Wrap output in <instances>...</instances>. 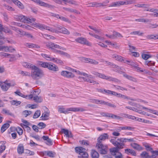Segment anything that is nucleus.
Instances as JSON below:
<instances>
[{
    "instance_id": "41",
    "label": "nucleus",
    "mask_w": 158,
    "mask_h": 158,
    "mask_svg": "<svg viewBox=\"0 0 158 158\" xmlns=\"http://www.w3.org/2000/svg\"><path fill=\"white\" fill-rule=\"evenodd\" d=\"M3 50L5 52H12V51L11 49H9V48L7 46H0V51Z\"/></svg>"
},
{
    "instance_id": "15",
    "label": "nucleus",
    "mask_w": 158,
    "mask_h": 158,
    "mask_svg": "<svg viewBox=\"0 0 158 158\" xmlns=\"http://www.w3.org/2000/svg\"><path fill=\"white\" fill-rule=\"evenodd\" d=\"M60 74L61 76L67 78H73L74 76V75L72 72L67 71H62Z\"/></svg>"
},
{
    "instance_id": "14",
    "label": "nucleus",
    "mask_w": 158,
    "mask_h": 158,
    "mask_svg": "<svg viewBox=\"0 0 158 158\" xmlns=\"http://www.w3.org/2000/svg\"><path fill=\"white\" fill-rule=\"evenodd\" d=\"M38 4L39 5L44 6L46 7L51 8L52 7V6L45 3L44 2H42L40 0H30Z\"/></svg>"
},
{
    "instance_id": "64",
    "label": "nucleus",
    "mask_w": 158,
    "mask_h": 158,
    "mask_svg": "<svg viewBox=\"0 0 158 158\" xmlns=\"http://www.w3.org/2000/svg\"><path fill=\"white\" fill-rule=\"evenodd\" d=\"M148 112L150 113L156 114L158 116V111H157V110H152V109H150V110H148Z\"/></svg>"
},
{
    "instance_id": "44",
    "label": "nucleus",
    "mask_w": 158,
    "mask_h": 158,
    "mask_svg": "<svg viewBox=\"0 0 158 158\" xmlns=\"http://www.w3.org/2000/svg\"><path fill=\"white\" fill-rule=\"evenodd\" d=\"M135 21L140 22L148 23L151 21L148 19L143 18L138 19H135Z\"/></svg>"
},
{
    "instance_id": "62",
    "label": "nucleus",
    "mask_w": 158,
    "mask_h": 158,
    "mask_svg": "<svg viewBox=\"0 0 158 158\" xmlns=\"http://www.w3.org/2000/svg\"><path fill=\"white\" fill-rule=\"evenodd\" d=\"M3 5L5 8L8 10L10 11L14 10V9L11 6L6 4L4 5Z\"/></svg>"
},
{
    "instance_id": "58",
    "label": "nucleus",
    "mask_w": 158,
    "mask_h": 158,
    "mask_svg": "<svg viewBox=\"0 0 158 158\" xmlns=\"http://www.w3.org/2000/svg\"><path fill=\"white\" fill-rule=\"evenodd\" d=\"M80 143L81 144L84 145L86 146L89 145V142L88 141L86 140H82L80 141Z\"/></svg>"
},
{
    "instance_id": "4",
    "label": "nucleus",
    "mask_w": 158,
    "mask_h": 158,
    "mask_svg": "<svg viewBox=\"0 0 158 158\" xmlns=\"http://www.w3.org/2000/svg\"><path fill=\"white\" fill-rule=\"evenodd\" d=\"M34 27L38 28L41 30L46 29L49 31L52 32H53V30L58 31H61L63 27L61 26L57 25L56 28H53L44 24L37 23L34 24Z\"/></svg>"
},
{
    "instance_id": "30",
    "label": "nucleus",
    "mask_w": 158,
    "mask_h": 158,
    "mask_svg": "<svg viewBox=\"0 0 158 158\" xmlns=\"http://www.w3.org/2000/svg\"><path fill=\"white\" fill-rule=\"evenodd\" d=\"M24 147L22 144H19L17 148L18 153L19 154H22L24 152Z\"/></svg>"
},
{
    "instance_id": "60",
    "label": "nucleus",
    "mask_w": 158,
    "mask_h": 158,
    "mask_svg": "<svg viewBox=\"0 0 158 158\" xmlns=\"http://www.w3.org/2000/svg\"><path fill=\"white\" fill-rule=\"evenodd\" d=\"M11 29L15 31L17 33H19V34H21L22 32L18 28H17L14 27L12 26L11 27Z\"/></svg>"
},
{
    "instance_id": "3",
    "label": "nucleus",
    "mask_w": 158,
    "mask_h": 158,
    "mask_svg": "<svg viewBox=\"0 0 158 158\" xmlns=\"http://www.w3.org/2000/svg\"><path fill=\"white\" fill-rule=\"evenodd\" d=\"M91 73L94 75L96 77H98L102 79H105L110 81H113L115 82H118L119 80L115 78L110 76H106L103 73H101L95 71H92Z\"/></svg>"
},
{
    "instance_id": "48",
    "label": "nucleus",
    "mask_w": 158,
    "mask_h": 158,
    "mask_svg": "<svg viewBox=\"0 0 158 158\" xmlns=\"http://www.w3.org/2000/svg\"><path fill=\"white\" fill-rule=\"evenodd\" d=\"M147 38L149 39H158V35H151L147 36Z\"/></svg>"
},
{
    "instance_id": "27",
    "label": "nucleus",
    "mask_w": 158,
    "mask_h": 158,
    "mask_svg": "<svg viewBox=\"0 0 158 158\" xmlns=\"http://www.w3.org/2000/svg\"><path fill=\"white\" fill-rule=\"evenodd\" d=\"M91 156L92 158H99V153L95 150H92L91 152Z\"/></svg>"
},
{
    "instance_id": "13",
    "label": "nucleus",
    "mask_w": 158,
    "mask_h": 158,
    "mask_svg": "<svg viewBox=\"0 0 158 158\" xmlns=\"http://www.w3.org/2000/svg\"><path fill=\"white\" fill-rule=\"evenodd\" d=\"M124 144L122 143L119 142L117 141L116 145L115 146H116L115 147H114L110 150V151H113L114 152H117V151H119V149L123 148V146H124Z\"/></svg>"
},
{
    "instance_id": "10",
    "label": "nucleus",
    "mask_w": 158,
    "mask_h": 158,
    "mask_svg": "<svg viewBox=\"0 0 158 158\" xmlns=\"http://www.w3.org/2000/svg\"><path fill=\"white\" fill-rule=\"evenodd\" d=\"M2 26V29L0 30V45H1L3 44V42L2 40V39H5V38L3 36V35L2 34V31H4L6 33H8L10 34H12V32L11 30H10L8 27H2V25L1 24Z\"/></svg>"
},
{
    "instance_id": "55",
    "label": "nucleus",
    "mask_w": 158,
    "mask_h": 158,
    "mask_svg": "<svg viewBox=\"0 0 158 158\" xmlns=\"http://www.w3.org/2000/svg\"><path fill=\"white\" fill-rule=\"evenodd\" d=\"M32 113V112L30 110H25L23 112V114L25 116V117H27L28 115L31 114Z\"/></svg>"
},
{
    "instance_id": "9",
    "label": "nucleus",
    "mask_w": 158,
    "mask_h": 158,
    "mask_svg": "<svg viewBox=\"0 0 158 158\" xmlns=\"http://www.w3.org/2000/svg\"><path fill=\"white\" fill-rule=\"evenodd\" d=\"M46 46L48 47L51 48L53 50L54 52L57 54L58 53V52H59L60 50L54 49L53 48L61 49L64 50H66L65 48L60 46L59 45H57V44H55V43H52L51 42H49L47 43L46 44Z\"/></svg>"
},
{
    "instance_id": "37",
    "label": "nucleus",
    "mask_w": 158,
    "mask_h": 158,
    "mask_svg": "<svg viewBox=\"0 0 158 158\" xmlns=\"http://www.w3.org/2000/svg\"><path fill=\"white\" fill-rule=\"evenodd\" d=\"M10 126V124L8 123L4 124L1 128V131L2 133L4 132Z\"/></svg>"
},
{
    "instance_id": "31",
    "label": "nucleus",
    "mask_w": 158,
    "mask_h": 158,
    "mask_svg": "<svg viewBox=\"0 0 158 158\" xmlns=\"http://www.w3.org/2000/svg\"><path fill=\"white\" fill-rule=\"evenodd\" d=\"M60 1L61 2L60 4H62V2H63L66 4L69 3L73 5H76V2L72 0H60Z\"/></svg>"
},
{
    "instance_id": "53",
    "label": "nucleus",
    "mask_w": 158,
    "mask_h": 158,
    "mask_svg": "<svg viewBox=\"0 0 158 158\" xmlns=\"http://www.w3.org/2000/svg\"><path fill=\"white\" fill-rule=\"evenodd\" d=\"M145 64L148 66L155 65V62L152 61L146 60L145 61Z\"/></svg>"
},
{
    "instance_id": "36",
    "label": "nucleus",
    "mask_w": 158,
    "mask_h": 158,
    "mask_svg": "<svg viewBox=\"0 0 158 158\" xmlns=\"http://www.w3.org/2000/svg\"><path fill=\"white\" fill-rule=\"evenodd\" d=\"M112 155L114 156L115 158H122V154L121 153L117 151V152H114L113 151H110Z\"/></svg>"
},
{
    "instance_id": "42",
    "label": "nucleus",
    "mask_w": 158,
    "mask_h": 158,
    "mask_svg": "<svg viewBox=\"0 0 158 158\" xmlns=\"http://www.w3.org/2000/svg\"><path fill=\"white\" fill-rule=\"evenodd\" d=\"M0 56L1 57L4 56L6 57H10L11 58H14L15 56L13 55H12L7 53L1 52L0 53Z\"/></svg>"
},
{
    "instance_id": "57",
    "label": "nucleus",
    "mask_w": 158,
    "mask_h": 158,
    "mask_svg": "<svg viewBox=\"0 0 158 158\" xmlns=\"http://www.w3.org/2000/svg\"><path fill=\"white\" fill-rule=\"evenodd\" d=\"M113 35L114 36V37H122L123 36L119 33L116 32L115 31H114L113 32Z\"/></svg>"
},
{
    "instance_id": "20",
    "label": "nucleus",
    "mask_w": 158,
    "mask_h": 158,
    "mask_svg": "<svg viewBox=\"0 0 158 158\" xmlns=\"http://www.w3.org/2000/svg\"><path fill=\"white\" fill-rule=\"evenodd\" d=\"M42 138L44 140L46 141L45 142L46 144L48 146H51L52 145V142L51 139L49 138L48 136L44 135L42 136Z\"/></svg>"
},
{
    "instance_id": "47",
    "label": "nucleus",
    "mask_w": 158,
    "mask_h": 158,
    "mask_svg": "<svg viewBox=\"0 0 158 158\" xmlns=\"http://www.w3.org/2000/svg\"><path fill=\"white\" fill-rule=\"evenodd\" d=\"M41 111L40 110H38L35 111L33 116V118H38L40 115Z\"/></svg>"
},
{
    "instance_id": "7",
    "label": "nucleus",
    "mask_w": 158,
    "mask_h": 158,
    "mask_svg": "<svg viewBox=\"0 0 158 158\" xmlns=\"http://www.w3.org/2000/svg\"><path fill=\"white\" fill-rule=\"evenodd\" d=\"M134 1L132 0H126L124 1H119L112 3L110 5L111 7H117L121 5H126L133 3Z\"/></svg>"
},
{
    "instance_id": "46",
    "label": "nucleus",
    "mask_w": 158,
    "mask_h": 158,
    "mask_svg": "<svg viewBox=\"0 0 158 158\" xmlns=\"http://www.w3.org/2000/svg\"><path fill=\"white\" fill-rule=\"evenodd\" d=\"M41 56L43 57L46 59L47 60L49 61H52V59L53 58L51 57L50 55L46 54H42Z\"/></svg>"
},
{
    "instance_id": "35",
    "label": "nucleus",
    "mask_w": 158,
    "mask_h": 158,
    "mask_svg": "<svg viewBox=\"0 0 158 158\" xmlns=\"http://www.w3.org/2000/svg\"><path fill=\"white\" fill-rule=\"evenodd\" d=\"M52 61L59 64L62 65L64 64L63 61L57 58H54L53 57Z\"/></svg>"
},
{
    "instance_id": "12",
    "label": "nucleus",
    "mask_w": 158,
    "mask_h": 158,
    "mask_svg": "<svg viewBox=\"0 0 158 158\" xmlns=\"http://www.w3.org/2000/svg\"><path fill=\"white\" fill-rule=\"evenodd\" d=\"M0 85L2 90L4 92L7 91L11 86V84L7 83L6 81L1 82Z\"/></svg>"
},
{
    "instance_id": "25",
    "label": "nucleus",
    "mask_w": 158,
    "mask_h": 158,
    "mask_svg": "<svg viewBox=\"0 0 158 158\" xmlns=\"http://www.w3.org/2000/svg\"><path fill=\"white\" fill-rule=\"evenodd\" d=\"M49 113L48 112H45L42 113V116L40 117V119L42 120H46L48 119Z\"/></svg>"
},
{
    "instance_id": "34",
    "label": "nucleus",
    "mask_w": 158,
    "mask_h": 158,
    "mask_svg": "<svg viewBox=\"0 0 158 158\" xmlns=\"http://www.w3.org/2000/svg\"><path fill=\"white\" fill-rule=\"evenodd\" d=\"M112 58L116 60L120 61H124L123 58L122 57L117 55L114 54L112 55Z\"/></svg>"
},
{
    "instance_id": "6",
    "label": "nucleus",
    "mask_w": 158,
    "mask_h": 158,
    "mask_svg": "<svg viewBox=\"0 0 158 158\" xmlns=\"http://www.w3.org/2000/svg\"><path fill=\"white\" fill-rule=\"evenodd\" d=\"M75 151L78 153V158H88V154L86 152V149L82 147H76Z\"/></svg>"
},
{
    "instance_id": "22",
    "label": "nucleus",
    "mask_w": 158,
    "mask_h": 158,
    "mask_svg": "<svg viewBox=\"0 0 158 158\" xmlns=\"http://www.w3.org/2000/svg\"><path fill=\"white\" fill-rule=\"evenodd\" d=\"M61 132L64 133L66 135V137L68 138H72L73 137L71 132H69L68 130L62 129H61Z\"/></svg>"
},
{
    "instance_id": "29",
    "label": "nucleus",
    "mask_w": 158,
    "mask_h": 158,
    "mask_svg": "<svg viewBox=\"0 0 158 158\" xmlns=\"http://www.w3.org/2000/svg\"><path fill=\"white\" fill-rule=\"evenodd\" d=\"M125 153L128 155L131 154V155L134 156H135L136 153L132 149H126L125 150Z\"/></svg>"
},
{
    "instance_id": "56",
    "label": "nucleus",
    "mask_w": 158,
    "mask_h": 158,
    "mask_svg": "<svg viewBox=\"0 0 158 158\" xmlns=\"http://www.w3.org/2000/svg\"><path fill=\"white\" fill-rule=\"evenodd\" d=\"M143 34V33L140 32V31H134L130 33L131 35H137L139 36L142 35Z\"/></svg>"
},
{
    "instance_id": "8",
    "label": "nucleus",
    "mask_w": 158,
    "mask_h": 158,
    "mask_svg": "<svg viewBox=\"0 0 158 158\" xmlns=\"http://www.w3.org/2000/svg\"><path fill=\"white\" fill-rule=\"evenodd\" d=\"M96 148L101 154H105L106 153L107 146L106 145H104L102 143V142L98 141L97 140Z\"/></svg>"
},
{
    "instance_id": "33",
    "label": "nucleus",
    "mask_w": 158,
    "mask_h": 158,
    "mask_svg": "<svg viewBox=\"0 0 158 158\" xmlns=\"http://www.w3.org/2000/svg\"><path fill=\"white\" fill-rule=\"evenodd\" d=\"M25 45L29 48H40L39 46L32 43H26L25 44Z\"/></svg>"
},
{
    "instance_id": "63",
    "label": "nucleus",
    "mask_w": 158,
    "mask_h": 158,
    "mask_svg": "<svg viewBox=\"0 0 158 158\" xmlns=\"http://www.w3.org/2000/svg\"><path fill=\"white\" fill-rule=\"evenodd\" d=\"M19 135H21L23 133V130L20 127H18L16 129Z\"/></svg>"
},
{
    "instance_id": "16",
    "label": "nucleus",
    "mask_w": 158,
    "mask_h": 158,
    "mask_svg": "<svg viewBox=\"0 0 158 158\" xmlns=\"http://www.w3.org/2000/svg\"><path fill=\"white\" fill-rule=\"evenodd\" d=\"M36 91H34L33 94H31L30 95H32L33 96L32 98H33V100L37 103H40L42 102L43 99L41 97H39L35 94V93H36Z\"/></svg>"
},
{
    "instance_id": "1",
    "label": "nucleus",
    "mask_w": 158,
    "mask_h": 158,
    "mask_svg": "<svg viewBox=\"0 0 158 158\" xmlns=\"http://www.w3.org/2000/svg\"><path fill=\"white\" fill-rule=\"evenodd\" d=\"M58 111L60 113H64L65 114H68L69 113V111H72L73 112L85 111L86 110L83 108L80 107H71L67 108L65 109L64 106H59L57 107Z\"/></svg>"
},
{
    "instance_id": "50",
    "label": "nucleus",
    "mask_w": 158,
    "mask_h": 158,
    "mask_svg": "<svg viewBox=\"0 0 158 158\" xmlns=\"http://www.w3.org/2000/svg\"><path fill=\"white\" fill-rule=\"evenodd\" d=\"M19 73L23 76H30L31 73L28 72L24 71H20Z\"/></svg>"
},
{
    "instance_id": "23",
    "label": "nucleus",
    "mask_w": 158,
    "mask_h": 158,
    "mask_svg": "<svg viewBox=\"0 0 158 158\" xmlns=\"http://www.w3.org/2000/svg\"><path fill=\"white\" fill-rule=\"evenodd\" d=\"M84 60L85 61V62L87 63L96 65L98 64V62L96 60L89 58H84Z\"/></svg>"
},
{
    "instance_id": "40",
    "label": "nucleus",
    "mask_w": 158,
    "mask_h": 158,
    "mask_svg": "<svg viewBox=\"0 0 158 158\" xmlns=\"http://www.w3.org/2000/svg\"><path fill=\"white\" fill-rule=\"evenodd\" d=\"M38 64L40 66L44 68H48L49 63L46 62L39 61L38 62Z\"/></svg>"
},
{
    "instance_id": "54",
    "label": "nucleus",
    "mask_w": 158,
    "mask_h": 158,
    "mask_svg": "<svg viewBox=\"0 0 158 158\" xmlns=\"http://www.w3.org/2000/svg\"><path fill=\"white\" fill-rule=\"evenodd\" d=\"M10 103L12 105L17 106L20 104L21 102L16 100H13L11 101Z\"/></svg>"
},
{
    "instance_id": "51",
    "label": "nucleus",
    "mask_w": 158,
    "mask_h": 158,
    "mask_svg": "<svg viewBox=\"0 0 158 158\" xmlns=\"http://www.w3.org/2000/svg\"><path fill=\"white\" fill-rule=\"evenodd\" d=\"M116 96L118 97H121L123 98L128 99L129 98V97L125 96V95L122 94L120 93H117Z\"/></svg>"
},
{
    "instance_id": "18",
    "label": "nucleus",
    "mask_w": 158,
    "mask_h": 158,
    "mask_svg": "<svg viewBox=\"0 0 158 158\" xmlns=\"http://www.w3.org/2000/svg\"><path fill=\"white\" fill-rule=\"evenodd\" d=\"M15 93L17 95L27 99H31L32 98L33 96L32 95H25L21 93L19 91H17L15 92Z\"/></svg>"
},
{
    "instance_id": "24",
    "label": "nucleus",
    "mask_w": 158,
    "mask_h": 158,
    "mask_svg": "<svg viewBox=\"0 0 158 158\" xmlns=\"http://www.w3.org/2000/svg\"><path fill=\"white\" fill-rule=\"evenodd\" d=\"M53 32L56 33H61L63 34L69 35L70 34L69 31L66 28L64 27H62L61 31H56L53 30Z\"/></svg>"
},
{
    "instance_id": "43",
    "label": "nucleus",
    "mask_w": 158,
    "mask_h": 158,
    "mask_svg": "<svg viewBox=\"0 0 158 158\" xmlns=\"http://www.w3.org/2000/svg\"><path fill=\"white\" fill-rule=\"evenodd\" d=\"M2 145L0 146V152L1 153L2 152L6 149V146L5 144L6 142L5 141H2L1 142Z\"/></svg>"
},
{
    "instance_id": "39",
    "label": "nucleus",
    "mask_w": 158,
    "mask_h": 158,
    "mask_svg": "<svg viewBox=\"0 0 158 158\" xmlns=\"http://www.w3.org/2000/svg\"><path fill=\"white\" fill-rule=\"evenodd\" d=\"M124 76L126 77V78L127 79H128L131 81H132L134 82H137V80L136 79L130 76H129L128 75H127L126 74H125L124 75Z\"/></svg>"
},
{
    "instance_id": "61",
    "label": "nucleus",
    "mask_w": 158,
    "mask_h": 158,
    "mask_svg": "<svg viewBox=\"0 0 158 158\" xmlns=\"http://www.w3.org/2000/svg\"><path fill=\"white\" fill-rule=\"evenodd\" d=\"M142 57L143 59L146 60L151 57V56L147 54H144L142 55Z\"/></svg>"
},
{
    "instance_id": "32",
    "label": "nucleus",
    "mask_w": 158,
    "mask_h": 158,
    "mask_svg": "<svg viewBox=\"0 0 158 158\" xmlns=\"http://www.w3.org/2000/svg\"><path fill=\"white\" fill-rule=\"evenodd\" d=\"M131 146L134 149H136L138 150H142V148L138 144L135 143H131Z\"/></svg>"
},
{
    "instance_id": "49",
    "label": "nucleus",
    "mask_w": 158,
    "mask_h": 158,
    "mask_svg": "<svg viewBox=\"0 0 158 158\" xmlns=\"http://www.w3.org/2000/svg\"><path fill=\"white\" fill-rule=\"evenodd\" d=\"M24 153L28 156H33L35 154V153L33 151H31L28 149H26L25 150Z\"/></svg>"
},
{
    "instance_id": "2",
    "label": "nucleus",
    "mask_w": 158,
    "mask_h": 158,
    "mask_svg": "<svg viewBox=\"0 0 158 158\" xmlns=\"http://www.w3.org/2000/svg\"><path fill=\"white\" fill-rule=\"evenodd\" d=\"M44 75L43 71L38 67L32 70L31 73L32 78L35 80L41 78Z\"/></svg>"
},
{
    "instance_id": "11",
    "label": "nucleus",
    "mask_w": 158,
    "mask_h": 158,
    "mask_svg": "<svg viewBox=\"0 0 158 158\" xmlns=\"http://www.w3.org/2000/svg\"><path fill=\"white\" fill-rule=\"evenodd\" d=\"M75 40L77 42L83 45H86L87 46H91L92 44L88 41L86 38L82 37H79L75 39Z\"/></svg>"
},
{
    "instance_id": "21",
    "label": "nucleus",
    "mask_w": 158,
    "mask_h": 158,
    "mask_svg": "<svg viewBox=\"0 0 158 158\" xmlns=\"http://www.w3.org/2000/svg\"><path fill=\"white\" fill-rule=\"evenodd\" d=\"M109 136V135L107 133L103 134L98 138L97 140L98 141L102 142L103 141H104L106 139H108Z\"/></svg>"
},
{
    "instance_id": "26",
    "label": "nucleus",
    "mask_w": 158,
    "mask_h": 158,
    "mask_svg": "<svg viewBox=\"0 0 158 158\" xmlns=\"http://www.w3.org/2000/svg\"><path fill=\"white\" fill-rule=\"evenodd\" d=\"M47 68L53 71H57L58 70V67L55 64H48Z\"/></svg>"
},
{
    "instance_id": "45",
    "label": "nucleus",
    "mask_w": 158,
    "mask_h": 158,
    "mask_svg": "<svg viewBox=\"0 0 158 158\" xmlns=\"http://www.w3.org/2000/svg\"><path fill=\"white\" fill-rule=\"evenodd\" d=\"M126 62H127L128 63V64L131 65L132 66V67L133 68H135V67H136V66L137 64L136 63L133 62L132 61H129L128 60H126L124 62L125 63Z\"/></svg>"
},
{
    "instance_id": "52",
    "label": "nucleus",
    "mask_w": 158,
    "mask_h": 158,
    "mask_svg": "<svg viewBox=\"0 0 158 158\" xmlns=\"http://www.w3.org/2000/svg\"><path fill=\"white\" fill-rule=\"evenodd\" d=\"M108 117L112 119H119L120 118V117L119 116L114 114L110 113H109Z\"/></svg>"
},
{
    "instance_id": "59",
    "label": "nucleus",
    "mask_w": 158,
    "mask_h": 158,
    "mask_svg": "<svg viewBox=\"0 0 158 158\" xmlns=\"http://www.w3.org/2000/svg\"><path fill=\"white\" fill-rule=\"evenodd\" d=\"M2 111L3 113L8 115H9L10 116H12L13 115V114L10 112V110H8L3 109Z\"/></svg>"
},
{
    "instance_id": "5",
    "label": "nucleus",
    "mask_w": 158,
    "mask_h": 158,
    "mask_svg": "<svg viewBox=\"0 0 158 158\" xmlns=\"http://www.w3.org/2000/svg\"><path fill=\"white\" fill-rule=\"evenodd\" d=\"M15 19L17 21L27 23H32L35 20V19L34 18H28L21 15H15Z\"/></svg>"
},
{
    "instance_id": "38",
    "label": "nucleus",
    "mask_w": 158,
    "mask_h": 158,
    "mask_svg": "<svg viewBox=\"0 0 158 158\" xmlns=\"http://www.w3.org/2000/svg\"><path fill=\"white\" fill-rule=\"evenodd\" d=\"M44 154L47 155L49 157H54L55 155V153L52 151H46L44 152Z\"/></svg>"
},
{
    "instance_id": "17",
    "label": "nucleus",
    "mask_w": 158,
    "mask_h": 158,
    "mask_svg": "<svg viewBox=\"0 0 158 158\" xmlns=\"http://www.w3.org/2000/svg\"><path fill=\"white\" fill-rule=\"evenodd\" d=\"M93 78V77L92 76L91 78L87 77V79H85V78L83 77H78L79 79H80V80H84V81H86L87 82H88L90 83H93V85L95 84H98L99 83L96 81H95L93 80H92L90 79V78Z\"/></svg>"
},
{
    "instance_id": "28",
    "label": "nucleus",
    "mask_w": 158,
    "mask_h": 158,
    "mask_svg": "<svg viewBox=\"0 0 158 158\" xmlns=\"http://www.w3.org/2000/svg\"><path fill=\"white\" fill-rule=\"evenodd\" d=\"M103 6V5L101 3L96 2H91L89 4L88 6L99 7Z\"/></svg>"
},
{
    "instance_id": "19",
    "label": "nucleus",
    "mask_w": 158,
    "mask_h": 158,
    "mask_svg": "<svg viewBox=\"0 0 158 158\" xmlns=\"http://www.w3.org/2000/svg\"><path fill=\"white\" fill-rule=\"evenodd\" d=\"M12 24L14 25H16L19 26H20L22 27L23 28H25L26 29L29 30H31L32 29V28L30 26H29L28 25H23L21 24L20 23H18L15 22H13L12 23Z\"/></svg>"
}]
</instances>
